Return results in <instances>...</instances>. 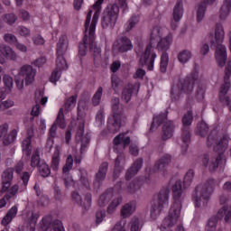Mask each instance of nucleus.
<instances>
[{"mask_svg":"<svg viewBox=\"0 0 231 231\" xmlns=\"http://www.w3.org/2000/svg\"><path fill=\"white\" fill-rule=\"evenodd\" d=\"M223 41H225V29H223V25L217 23L215 29V40H211V45L216 49L215 58L216 60L220 66L223 68L225 64H226V47L223 45Z\"/></svg>","mask_w":231,"mask_h":231,"instance_id":"f03ea898","label":"nucleus"},{"mask_svg":"<svg viewBox=\"0 0 231 231\" xmlns=\"http://www.w3.org/2000/svg\"><path fill=\"white\" fill-rule=\"evenodd\" d=\"M18 15L23 21H30V13L24 9H20Z\"/></svg>","mask_w":231,"mask_h":231,"instance_id":"338daca9","label":"nucleus"},{"mask_svg":"<svg viewBox=\"0 0 231 231\" xmlns=\"http://www.w3.org/2000/svg\"><path fill=\"white\" fill-rule=\"evenodd\" d=\"M140 181L134 180L127 186L126 190L129 192V194H134V192H138V190H140Z\"/></svg>","mask_w":231,"mask_h":231,"instance_id":"603ef678","label":"nucleus"},{"mask_svg":"<svg viewBox=\"0 0 231 231\" xmlns=\"http://www.w3.org/2000/svg\"><path fill=\"white\" fill-rule=\"evenodd\" d=\"M0 53H2L5 59H9V60H17V54L12 50L10 46L1 44Z\"/></svg>","mask_w":231,"mask_h":231,"instance_id":"f704fd0d","label":"nucleus"},{"mask_svg":"<svg viewBox=\"0 0 231 231\" xmlns=\"http://www.w3.org/2000/svg\"><path fill=\"white\" fill-rule=\"evenodd\" d=\"M116 25V20L113 19V17L109 16L108 14H106V13H103L102 21H101V26L105 30L109 28L110 30H113L115 26Z\"/></svg>","mask_w":231,"mask_h":231,"instance_id":"4c0bfd02","label":"nucleus"},{"mask_svg":"<svg viewBox=\"0 0 231 231\" xmlns=\"http://www.w3.org/2000/svg\"><path fill=\"white\" fill-rule=\"evenodd\" d=\"M129 143H131V137H125V134L121 133L113 139L114 151L120 153L125 147L129 146Z\"/></svg>","mask_w":231,"mask_h":231,"instance_id":"6ab92c4d","label":"nucleus"},{"mask_svg":"<svg viewBox=\"0 0 231 231\" xmlns=\"http://www.w3.org/2000/svg\"><path fill=\"white\" fill-rule=\"evenodd\" d=\"M17 192H19V185L17 184L13 185L10 190L5 191V195L0 199V208L6 207V201H10L12 198L17 196Z\"/></svg>","mask_w":231,"mask_h":231,"instance_id":"c756f323","label":"nucleus"},{"mask_svg":"<svg viewBox=\"0 0 231 231\" xmlns=\"http://www.w3.org/2000/svg\"><path fill=\"white\" fill-rule=\"evenodd\" d=\"M192 180H194V171L189 170L184 176V180H183L184 187H189L190 183H192Z\"/></svg>","mask_w":231,"mask_h":231,"instance_id":"6e6d98bb","label":"nucleus"},{"mask_svg":"<svg viewBox=\"0 0 231 231\" xmlns=\"http://www.w3.org/2000/svg\"><path fill=\"white\" fill-rule=\"evenodd\" d=\"M35 69L30 65H23L19 71V75L25 78L26 86H30L35 80Z\"/></svg>","mask_w":231,"mask_h":231,"instance_id":"b1692460","label":"nucleus"},{"mask_svg":"<svg viewBox=\"0 0 231 231\" xmlns=\"http://www.w3.org/2000/svg\"><path fill=\"white\" fill-rule=\"evenodd\" d=\"M68 37L61 36L59 39L58 44H57V55L64 56V53L68 51Z\"/></svg>","mask_w":231,"mask_h":231,"instance_id":"e433bc0d","label":"nucleus"},{"mask_svg":"<svg viewBox=\"0 0 231 231\" xmlns=\"http://www.w3.org/2000/svg\"><path fill=\"white\" fill-rule=\"evenodd\" d=\"M229 140L230 138L227 135H223L216 145H214L213 151L217 152V156L216 158H212L209 162L210 172H214V171H216L223 162V158H225V151L228 149Z\"/></svg>","mask_w":231,"mask_h":231,"instance_id":"0eeeda50","label":"nucleus"},{"mask_svg":"<svg viewBox=\"0 0 231 231\" xmlns=\"http://www.w3.org/2000/svg\"><path fill=\"white\" fill-rule=\"evenodd\" d=\"M136 88H140V87L136 84L134 85L131 83L126 84L124 87L121 94L122 101L125 102V104H129V102H131V97H133V93H134V89H136Z\"/></svg>","mask_w":231,"mask_h":231,"instance_id":"bb28decb","label":"nucleus"},{"mask_svg":"<svg viewBox=\"0 0 231 231\" xmlns=\"http://www.w3.org/2000/svg\"><path fill=\"white\" fill-rule=\"evenodd\" d=\"M3 82L5 86V89L7 91H12V88H14V79L10 75H4L3 77Z\"/></svg>","mask_w":231,"mask_h":231,"instance_id":"864d4df0","label":"nucleus"},{"mask_svg":"<svg viewBox=\"0 0 231 231\" xmlns=\"http://www.w3.org/2000/svg\"><path fill=\"white\" fill-rule=\"evenodd\" d=\"M51 226V217H45L42 220V230L46 231L48 228Z\"/></svg>","mask_w":231,"mask_h":231,"instance_id":"680f3d73","label":"nucleus"},{"mask_svg":"<svg viewBox=\"0 0 231 231\" xmlns=\"http://www.w3.org/2000/svg\"><path fill=\"white\" fill-rule=\"evenodd\" d=\"M91 199H92L91 193H86L85 200L82 204V207H83V208H85V210H88L89 208V207H91Z\"/></svg>","mask_w":231,"mask_h":231,"instance_id":"0e129e2a","label":"nucleus"},{"mask_svg":"<svg viewBox=\"0 0 231 231\" xmlns=\"http://www.w3.org/2000/svg\"><path fill=\"white\" fill-rule=\"evenodd\" d=\"M104 14L112 17L116 21H118V15L120 14V7L116 4H113L106 8Z\"/></svg>","mask_w":231,"mask_h":231,"instance_id":"58836bf2","label":"nucleus"},{"mask_svg":"<svg viewBox=\"0 0 231 231\" xmlns=\"http://www.w3.org/2000/svg\"><path fill=\"white\" fill-rule=\"evenodd\" d=\"M140 219L138 217H134L131 221V231H141Z\"/></svg>","mask_w":231,"mask_h":231,"instance_id":"e2e57ef3","label":"nucleus"},{"mask_svg":"<svg viewBox=\"0 0 231 231\" xmlns=\"http://www.w3.org/2000/svg\"><path fill=\"white\" fill-rule=\"evenodd\" d=\"M104 217H106V211L97 210L96 212V223L97 225H100L104 221Z\"/></svg>","mask_w":231,"mask_h":231,"instance_id":"69168bd1","label":"nucleus"},{"mask_svg":"<svg viewBox=\"0 0 231 231\" xmlns=\"http://www.w3.org/2000/svg\"><path fill=\"white\" fill-rule=\"evenodd\" d=\"M216 0H204L199 5L197 11V21L198 23H201L205 17V11L207 10V5H213Z\"/></svg>","mask_w":231,"mask_h":231,"instance_id":"2f4dec72","label":"nucleus"},{"mask_svg":"<svg viewBox=\"0 0 231 231\" xmlns=\"http://www.w3.org/2000/svg\"><path fill=\"white\" fill-rule=\"evenodd\" d=\"M15 136H17V130H13L8 135V124L0 125V141L3 140L4 145H10L15 140Z\"/></svg>","mask_w":231,"mask_h":231,"instance_id":"aec40b11","label":"nucleus"},{"mask_svg":"<svg viewBox=\"0 0 231 231\" xmlns=\"http://www.w3.org/2000/svg\"><path fill=\"white\" fill-rule=\"evenodd\" d=\"M217 185V182L216 180L210 179L208 183L197 186L195 192L192 194V199L195 207L198 208L207 207V205H208V201L210 200V196H212L214 187Z\"/></svg>","mask_w":231,"mask_h":231,"instance_id":"f257e3e1","label":"nucleus"},{"mask_svg":"<svg viewBox=\"0 0 231 231\" xmlns=\"http://www.w3.org/2000/svg\"><path fill=\"white\" fill-rule=\"evenodd\" d=\"M31 167L35 169L37 167L40 176L42 178H48L51 174V170L46 161L41 160L39 152H34L31 158Z\"/></svg>","mask_w":231,"mask_h":231,"instance_id":"ddd939ff","label":"nucleus"},{"mask_svg":"<svg viewBox=\"0 0 231 231\" xmlns=\"http://www.w3.org/2000/svg\"><path fill=\"white\" fill-rule=\"evenodd\" d=\"M171 162H172V155L166 153L162 155L153 166V171L158 172V171H165L169 165H171Z\"/></svg>","mask_w":231,"mask_h":231,"instance_id":"a878e982","label":"nucleus"},{"mask_svg":"<svg viewBox=\"0 0 231 231\" xmlns=\"http://www.w3.org/2000/svg\"><path fill=\"white\" fill-rule=\"evenodd\" d=\"M15 216H17V207L14 206L2 218L1 225H3V226H8V225L12 223V220L14 219V217H15Z\"/></svg>","mask_w":231,"mask_h":231,"instance_id":"473e14b6","label":"nucleus"},{"mask_svg":"<svg viewBox=\"0 0 231 231\" xmlns=\"http://www.w3.org/2000/svg\"><path fill=\"white\" fill-rule=\"evenodd\" d=\"M136 210V201L132 200L123 206L120 210V215L124 219L131 217L134 211Z\"/></svg>","mask_w":231,"mask_h":231,"instance_id":"c85d7f7f","label":"nucleus"},{"mask_svg":"<svg viewBox=\"0 0 231 231\" xmlns=\"http://www.w3.org/2000/svg\"><path fill=\"white\" fill-rule=\"evenodd\" d=\"M180 216H181V205H180V203L172 204L168 216L162 220L161 225L162 230H167V228H172V226L178 225Z\"/></svg>","mask_w":231,"mask_h":231,"instance_id":"9b49d317","label":"nucleus"},{"mask_svg":"<svg viewBox=\"0 0 231 231\" xmlns=\"http://www.w3.org/2000/svg\"><path fill=\"white\" fill-rule=\"evenodd\" d=\"M12 181H14V168H7L1 175V194L8 192L12 189Z\"/></svg>","mask_w":231,"mask_h":231,"instance_id":"dca6fc26","label":"nucleus"},{"mask_svg":"<svg viewBox=\"0 0 231 231\" xmlns=\"http://www.w3.org/2000/svg\"><path fill=\"white\" fill-rule=\"evenodd\" d=\"M17 21V15L14 14H6L4 15V23H6L7 24H14Z\"/></svg>","mask_w":231,"mask_h":231,"instance_id":"13d9d810","label":"nucleus"},{"mask_svg":"<svg viewBox=\"0 0 231 231\" xmlns=\"http://www.w3.org/2000/svg\"><path fill=\"white\" fill-rule=\"evenodd\" d=\"M76 141L81 143V149H86L88 143H89V138L84 137V123H79L77 133Z\"/></svg>","mask_w":231,"mask_h":231,"instance_id":"7c9ffc66","label":"nucleus"},{"mask_svg":"<svg viewBox=\"0 0 231 231\" xmlns=\"http://www.w3.org/2000/svg\"><path fill=\"white\" fill-rule=\"evenodd\" d=\"M230 67L225 69L224 84L220 87L219 100L224 106H230V97L226 96L230 89Z\"/></svg>","mask_w":231,"mask_h":231,"instance_id":"4468645a","label":"nucleus"},{"mask_svg":"<svg viewBox=\"0 0 231 231\" xmlns=\"http://www.w3.org/2000/svg\"><path fill=\"white\" fill-rule=\"evenodd\" d=\"M60 163V159L59 158V150H56L53 153L51 165L52 171H59Z\"/></svg>","mask_w":231,"mask_h":231,"instance_id":"3c124183","label":"nucleus"},{"mask_svg":"<svg viewBox=\"0 0 231 231\" xmlns=\"http://www.w3.org/2000/svg\"><path fill=\"white\" fill-rule=\"evenodd\" d=\"M22 151L25 152L26 156H30L32 154V139L26 137L23 140Z\"/></svg>","mask_w":231,"mask_h":231,"instance_id":"49530a36","label":"nucleus"},{"mask_svg":"<svg viewBox=\"0 0 231 231\" xmlns=\"http://www.w3.org/2000/svg\"><path fill=\"white\" fill-rule=\"evenodd\" d=\"M111 109L113 121L108 125V130L115 134L120 131L122 125L127 124V116L124 113V110L120 108V98L116 97L111 99Z\"/></svg>","mask_w":231,"mask_h":231,"instance_id":"20e7f679","label":"nucleus"},{"mask_svg":"<svg viewBox=\"0 0 231 231\" xmlns=\"http://www.w3.org/2000/svg\"><path fill=\"white\" fill-rule=\"evenodd\" d=\"M62 69H68V63L66 62L64 56L58 55L56 59V69L51 73L50 81L53 84L59 81V79H60V71H62Z\"/></svg>","mask_w":231,"mask_h":231,"instance_id":"a211bd4d","label":"nucleus"},{"mask_svg":"<svg viewBox=\"0 0 231 231\" xmlns=\"http://www.w3.org/2000/svg\"><path fill=\"white\" fill-rule=\"evenodd\" d=\"M0 53H2L5 59H9V60H17V54L12 50L10 46L1 44Z\"/></svg>","mask_w":231,"mask_h":231,"instance_id":"c9c22d12","label":"nucleus"},{"mask_svg":"<svg viewBox=\"0 0 231 231\" xmlns=\"http://www.w3.org/2000/svg\"><path fill=\"white\" fill-rule=\"evenodd\" d=\"M98 17H100V12L96 11L88 29L89 50L93 55L94 64H98V62L102 60V49H100V47L95 44V30L97 29Z\"/></svg>","mask_w":231,"mask_h":231,"instance_id":"39448f33","label":"nucleus"},{"mask_svg":"<svg viewBox=\"0 0 231 231\" xmlns=\"http://www.w3.org/2000/svg\"><path fill=\"white\" fill-rule=\"evenodd\" d=\"M185 189H187V187H185V184L181 183L180 180L173 184L171 189L174 199L173 205H178V203L181 205V196H183V190H185Z\"/></svg>","mask_w":231,"mask_h":231,"instance_id":"5701e85b","label":"nucleus"},{"mask_svg":"<svg viewBox=\"0 0 231 231\" xmlns=\"http://www.w3.org/2000/svg\"><path fill=\"white\" fill-rule=\"evenodd\" d=\"M107 169H109V163L107 162H104L100 164L97 172L95 174L93 182L95 189H98L102 187L106 176H107Z\"/></svg>","mask_w":231,"mask_h":231,"instance_id":"f3484780","label":"nucleus"},{"mask_svg":"<svg viewBox=\"0 0 231 231\" xmlns=\"http://www.w3.org/2000/svg\"><path fill=\"white\" fill-rule=\"evenodd\" d=\"M177 59L181 64H187V61L192 59V52L189 50H182L178 53Z\"/></svg>","mask_w":231,"mask_h":231,"instance_id":"79ce46f5","label":"nucleus"},{"mask_svg":"<svg viewBox=\"0 0 231 231\" xmlns=\"http://www.w3.org/2000/svg\"><path fill=\"white\" fill-rule=\"evenodd\" d=\"M122 203V197H117L112 200V202L107 207L106 212L107 214H113L115 210H116V208L118 205Z\"/></svg>","mask_w":231,"mask_h":231,"instance_id":"de8ad7c7","label":"nucleus"},{"mask_svg":"<svg viewBox=\"0 0 231 231\" xmlns=\"http://www.w3.org/2000/svg\"><path fill=\"white\" fill-rule=\"evenodd\" d=\"M104 91V88L102 87H99L96 93L94 94L92 97V104L93 106H97L100 105V101L102 100V92Z\"/></svg>","mask_w":231,"mask_h":231,"instance_id":"8fccbe9b","label":"nucleus"},{"mask_svg":"<svg viewBox=\"0 0 231 231\" xmlns=\"http://www.w3.org/2000/svg\"><path fill=\"white\" fill-rule=\"evenodd\" d=\"M0 53H2L5 59H9V60H17V54L12 50L10 46L1 44Z\"/></svg>","mask_w":231,"mask_h":231,"instance_id":"72a5a7b5","label":"nucleus"},{"mask_svg":"<svg viewBox=\"0 0 231 231\" xmlns=\"http://www.w3.org/2000/svg\"><path fill=\"white\" fill-rule=\"evenodd\" d=\"M4 40L8 44H13V46L17 42V37L12 33H6L4 35Z\"/></svg>","mask_w":231,"mask_h":231,"instance_id":"052dcab7","label":"nucleus"},{"mask_svg":"<svg viewBox=\"0 0 231 231\" xmlns=\"http://www.w3.org/2000/svg\"><path fill=\"white\" fill-rule=\"evenodd\" d=\"M195 134L202 138L208 134V125L205 122H201L197 125V129L195 130Z\"/></svg>","mask_w":231,"mask_h":231,"instance_id":"37998d69","label":"nucleus"},{"mask_svg":"<svg viewBox=\"0 0 231 231\" xmlns=\"http://www.w3.org/2000/svg\"><path fill=\"white\" fill-rule=\"evenodd\" d=\"M225 3L220 8L219 19L221 21H226V17L230 14L231 0H225Z\"/></svg>","mask_w":231,"mask_h":231,"instance_id":"ea45409f","label":"nucleus"},{"mask_svg":"<svg viewBox=\"0 0 231 231\" xmlns=\"http://www.w3.org/2000/svg\"><path fill=\"white\" fill-rule=\"evenodd\" d=\"M156 52L152 48V36H151V42L146 46L144 52L141 55L139 60L140 66H146L149 71L154 69V60H156Z\"/></svg>","mask_w":231,"mask_h":231,"instance_id":"f8f14e48","label":"nucleus"},{"mask_svg":"<svg viewBox=\"0 0 231 231\" xmlns=\"http://www.w3.org/2000/svg\"><path fill=\"white\" fill-rule=\"evenodd\" d=\"M121 158L122 157L118 155L117 158L115 160L114 180H116V178H118V174L122 172V167H120Z\"/></svg>","mask_w":231,"mask_h":231,"instance_id":"4d7b16f0","label":"nucleus"},{"mask_svg":"<svg viewBox=\"0 0 231 231\" xmlns=\"http://www.w3.org/2000/svg\"><path fill=\"white\" fill-rule=\"evenodd\" d=\"M79 55H81V57H86V54L88 53V34L84 35L82 42L79 43Z\"/></svg>","mask_w":231,"mask_h":231,"instance_id":"09e8293b","label":"nucleus"},{"mask_svg":"<svg viewBox=\"0 0 231 231\" xmlns=\"http://www.w3.org/2000/svg\"><path fill=\"white\" fill-rule=\"evenodd\" d=\"M226 210H228L227 206H223L217 213L216 217H211L207 226H206V231H216V228L217 226V221L218 219H223V217L225 214H226Z\"/></svg>","mask_w":231,"mask_h":231,"instance_id":"4be33fe9","label":"nucleus"},{"mask_svg":"<svg viewBox=\"0 0 231 231\" xmlns=\"http://www.w3.org/2000/svg\"><path fill=\"white\" fill-rule=\"evenodd\" d=\"M140 23V18L136 15L132 16L128 22L125 24V32L127 33V32H131L136 24Z\"/></svg>","mask_w":231,"mask_h":231,"instance_id":"a18cd8bd","label":"nucleus"},{"mask_svg":"<svg viewBox=\"0 0 231 231\" xmlns=\"http://www.w3.org/2000/svg\"><path fill=\"white\" fill-rule=\"evenodd\" d=\"M169 189H162L157 196V199L152 200L150 216L152 219H156L165 207H169Z\"/></svg>","mask_w":231,"mask_h":231,"instance_id":"6e6552de","label":"nucleus"},{"mask_svg":"<svg viewBox=\"0 0 231 231\" xmlns=\"http://www.w3.org/2000/svg\"><path fill=\"white\" fill-rule=\"evenodd\" d=\"M194 117L192 116V111H188L186 115L182 117V129H181V139L183 142L182 151L187 152V149H189V143H190V138L192 137V134L190 133V125H192V121Z\"/></svg>","mask_w":231,"mask_h":231,"instance_id":"9d476101","label":"nucleus"},{"mask_svg":"<svg viewBox=\"0 0 231 231\" xmlns=\"http://www.w3.org/2000/svg\"><path fill=\"white\" fill-rule=\"evenodd\" d=\"M133 48L131 38L125 35L119 36L113 44V50L117 53H127V51H132Z\"/></svg>","mask_w":231,"mask_h":231,"instance_id":"2eb2a0df","label":"nucleus"},{"mask_svg":"<svg viewBox=\"0 0 231 231\" xmlns=\"http://www.w3.org/2000/svg\"><path fill=\"white\" fill-rule=\"evenodd\" d=\"M71 169H73V156L69 154L62 167V178L65 187H69V183H71V177L69 176V171Z\"/></svg>","mask_w":231,"mask_h":231,"instance_id":"412c9836","label":"nucleus"},{"mask_svg":"<svg viewBox=\"0 0 231 231\" xmlns=\"http://www.w3.org/2000/svg\"><path fill=\"white\" fill-rule=\"evenodd\" d=\"M77 98H79V96L75 94L74 96L65 99L64 109L67 111V113H69V111H71V109L77 106Z\"/></svg>","mask_w":231,"mask_h":231,"instance_id":"a19ab883","label":"nucleus"},{"mask_svg":"<svg viewBox=\"0 0 231 231\" xmlns=\"http://www.w3.org/2000/svg\"><path fill=\"white\" fill-rule=\"evenodd\" d=\"M165 120H167V114L155 116L150 127V131H154V129H158L164 123L162 134V140L163 142L169 140V138H172V134H174V123L172 121L165 122Z\"/></svg>","mask_w":231,"mask_h":231,"instance_id":"423d86ee","label":"nucleus"},{"mask_svg":"<svg viewBox=\"0 0 231 231\" xmlns=\"http://www.w3.org/2000/svg\"><path fill=\"white\" fill-rule=\"evenodd\" d=\"M183 17V0H177L176 5L173 8V21L171 23V30H176L178 23Z\"/></svg>","mask_w":231,"mask_h":231,"instance_id":"393cba45","label":"nucleus"},{"mask_svg":"<svg viewBox=\"0 0 231 231\" xmlns=\"http://www.w3.org/2000/svg\"><path fill=\"white\" fill-rule=\"evenodd\" d=\"M199 77L198 72H193L189 76L180 79L178 83L171 88V98H173V100H180V97L183 93L190 95V93L194 91V86Z\"/></svg>","mask_w":231,"mask_h":231,"instance_id":"7ed1b4c3","label":"nucleus"},{"mask_svg":"<svg viewBox=\"0 0 231 231\" xmlns=\"http://www.w3.org/2000/svg\"><path fill=\"white\" fill-rule=\"evenodd\" d=\"M111 199V194L108 193H103L97 201L99 207H106L108 203L109 200Z\"/></svg>","mask_w":231,"mask_h":231,"instance_id":"5fc2aeb1","label":"nucleus"},{"mask_svg":"<svg viewBox=\"0 0 231 231\" xmlns=\"http://www.w3.org/2000/svg\"><path fill=\"white\" fill-rule=\"evenodd\" d=\"M54 124L55 125H59L60 129H66V119L64 118V108H60L59 110V113Z\"/></svg>","mask_w":231,"mask_h":231,"instance_id":"c03bdc74","label":"nucleus"},{"mask_svg":"<svg viewBox=\"0 0 231 231\" xmlns=\"http://www.w3.org/2000/svg\"><path fill=\"white\" fill-rule=\"evenodd\" d=\"M171 44H172V36L171 35L161 39L157 44L158 51H162L160 63V71L162 73H166L167 66H169V53H167V50L171 48Z\"/></svg>","mask_w":231,"mask_h":231,"instance_id":"1a4fd4ad","label":"nucleus"},{"mask_svg":"<svg viewBox=\"0 0 231 231\" xmlns=\"http://www.w3.org/2000/svg\"><path fill=\"white\" fill-rule=\"evenodd\" d=\"M216 140H217V133L216 131H212L207 139L208 147H212V145L216 143Z\"/></svg>","mask_w":231,"mask_h":231,"instance_id":"bf43d9fd","label":"nucleus"},{"mask_svg":"<svg viewBox=\"0 0 231 231\" xmlns=\"http://www.w3.org/2000/svg\"><path fill=\"white\" fill-rule=\"evenodd\" d=\"M143 165V159L138 158L134 161V162L132 164V166L126 171L125 173V180L129 181L133 176H135V174H138V171L142 169Z\"/></svg>","mask_w":231,"mask_h":231,"instance_id":"cd10ccee","label":"nucleus"},{"mask_svg":"<svg viewBox=\"0 0 231 231\" xmlns=\"http://www.w3.org/2000/svg\"><path fill=\"white\" fill-rule=\"evenodd\" d=\"M53 230L54 231H64V226H62V222H60V220L54 221Z\"/></svg>","mask_w":231,"mask_h":231,"instance_id":"774afa93","label":"nucleus"}]
</instances>
